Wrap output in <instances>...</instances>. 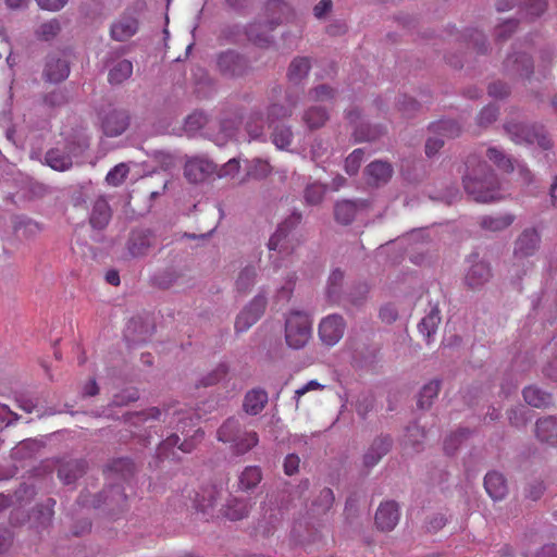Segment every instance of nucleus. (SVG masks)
<instances>
[{
	"label": "nucleus",
	"mask_w": 557,
	"mask_h": 557,
	"mask_svg": "<svg viewBox=\"0 0 557 557\" xmlns=\"http://www.w3.org/2000/svg\"><path fill=\"white\" fill-rule=\"evenodd\" d=\"M466 173L462 177L465 191L479 202L498 199L499 182L490 165L476 156L468 157Z\"/></svg>",
	"instance_id": "1"
},
{
	"label": "nucleus",
	"mask_w": 557,
	"mask_h": 557,
	"mask_svg": "<svg viewBox=\"0 0 557 557\" xmlns=\"http://www.w3.org/2000/svg\"><path fill=\"white\" fill-rule=\"evenodd\" d=\"M123 417L126 422L135 426L148 420H158L170 425L175 423L176 431L182 433L186 432L187 428L195 426L199 419L198 417L194 418L189 410L176 408L174 405H168L162 409L151 407L140 412H127Z\"/></svg>",
	"instance_id": "2"
},
{
	"label": "nucleus",
	"mask_w": 557,
	"mask_h": 557,
	"mask_svg": "<svg viewBox=\"0 0 557 557\" xmlns=\"http://www.w3.org/2000/svg\"><path fill=\"white\" fill-rule=\"evenodd\" d=\"M504 131L515 144L531 145L536 143L543 150H549L553 147V143L542 125L511 120L504 124Z\"/></svg>",
	"instance_id": "3"
},
{
	"label": "nucleus",
	"mask_w": 557,
	"mask_h": 557,
	"mask_svg": "<svg viewBox=\"0 0 557 557\" xmlns=\"http://www.w3.org/2000/svg\"><path fill=\"white\" fill-rule=\"evenodd\" d=\"M311 320L302 311H292L285 320V341L293 349L304 348L311 338Z\"/></svg>",
	"instance_id": "4"
},
{
	"label": "nucleus",
	"mask_w": 557,
	"mask_h": 557,
	"mask_svg": "<svg viewBox=\"0 0 557 557\" xmlns=\"http://www.w3.org/2000/svg\"><path fill=\"white\" fill-rule=\"evenodd\" d=\"M301 219V213L294 211L284 221H282L268 242L269 250L277 251L283 256L290 255L294 251V244L289 234L300 224Z\"/></svg>",
	"instance_id": "5"
},
{
	"label": "nucleus",
	"mask_w": 557,
	"mask_h": 557,
	"mask_svg": "<svg viewBox=\"0 0 557 557\" xmlns=\"http://www.w3.org/2000/svg\"><path fill=\"white\" fill-rule=\"evenodd\" d=\"M215 65L219 73L226 78L243 77L251 70L249 60L233 49L218 53Z\"/></svg>",
	"instance_id": "6"
},
{
	"label": "nucleus",
	"mask_w": 557,
	"mask_h": 557,
	"mask_svg": "<svg viewBox=\"0 0 557 557\" xmlns=\"http://www.w3.org/2000/svg\"><path fill=\"white\" fill-rule=\"evenodd\" d=\"M268 305L265 293L259 292L237 314L234 329L236 333L249 330L263 315Z\"/></svg>",
	"instance_id": "7"
},
{
	"label": "nucleus",
	"mask_w": 557,
	"mask_h": 557,
	"mask_svg": "<svg viewBox=\"0 0 557 557\" xmlns=\"http://www.w3.org/2000/svg\"><path fill=\"white\" fill-rule=\"evenodd\" d=\"M101 128L106 136L117 137L129 126L131 116L127 110L110 107L100 113Z\"/></svg>",
	"instance_id": "8"
},
{
	"label": "nucleus",
	"mask_w": 557,
	"mask_h": 557,
	"mask_svg": "<svg viewBox=\"0 0 557 557\" xmlns=\"http://www.w3.org/2000/svg\"><path fill=\"white\" fill-rule=\"evenodd\" d=\"M79 148L81 146H77L74 143H67L62 148H51L46 152L42 163L54 171H69L73 166V157H77L79 154Z\"/></svg>",
	"instance_id": "9"
},
{
	"label": "nucleus",
	"mask_w": 557,
	"mask_h": 557,
	"mask_svg": "<svg viewBox=\"0 0 557 557\" xmlns=\"http://www.w3.org/2000/svg\"><path fill=\"white\" fill-rule=\"evenodd\" d=\"M369 202L363 199H343L334 205V219L341 225H350L356 218L367 211Z\"/></svg>",
	"instance_id": "10"
},
{
	"label": "nucleus",
	"mask_w": 557,
	"mask_h": 557,
	"mask_svg": "<svg viewBox=\"0 0 557 557\" xmlns=\"http://www.w3.org/2000/svg\"><path fill=\"white\" fill-rule=\"evenodd\" d=\"M157 243L156 234L149 228H137L131 232L127 240V249L132 257L141 258Z\"/></svg>",
	"instance_id": "11"
},
{
	"label": "nucleus",
	"mask_w": 557,
	"mask_h": 557,
	"mask_svg": "<svg viewBox=\"0 0 557 557\" xmlns=\"http://www.w3.org/2000/svg\"><path fill=\"white\" fill-rule=\"evenodd\" d=\"M218 165L202 157L190 158L186 161L184 175L189 183L198 184L216 172Z\"/></svg>",
	"instance_id": "12"
},
{
	"label": "nucleus",
	"mask_w": 557,
	"mask_h": 557,
	"mask_svg": "<svg viewBox=\"0 0 557 557\" xmlns=\"http://www.w3.org/2000/svg\"><path fill=\"white\" fill-rule=\"evenodd\" d=\"M345 329L344 318L339 314H331L320 322L319 336L324 344L334 346L343 337Z\"/></svg>",
	"instance_id": "13"
},
{
	"label": "nucleus",
	"mask_w": 557,
	"mask_h": 557,
	"mask_svg": "<svg viewBox=\"0 0 557 557\" xmlns=\"http://www.w3.org/2000/svg\"><path fill=\"white\" fill-rule=\"evenodd\" d=\"M70 75L69 61L58 53L49 54L46 58L42 77L45 81L59 84L65 81Z\"/></svg>",
	"instance_id": "14"
},
{
	"label": "nucleus",
	"mask_w": 557,
	"mask_h": 557,
	"mask_svg": "<svg viewBox=\"0 0 557 557\" xmlns=\"http://www.w3.org/2000/svg\"><path fill=\"white\" fill-rule=\"evenodd\" d=\"M533 69V61L527 53L509 54L504 61V72L510 77L529 78Z\"/></svg>",
	"instance_id": "15"
},
{
	"label": "nucleus",
	"mask_w": 557,
	"mask_h": 557,
	"mask_svg": "<svg viewBox=\"0 0 557 557\" xmlns=\"http://www.w3.org/2000/svg\"><path fill=\"white\" fill-rule=\"evenodd\" d=\"M268 30H273L283 22H289L294 17L290 5L283 0H268L265 3Z\"/></svg>",
	"instance_id": "16"
},
{
	"label": "nucleus",
	"mask_w": 557,
	"mask_h": 557,
	"mask_svg": "<svg viewBox=\"0 0 557 557\" xmlns=\"http://www.w3.org/2000/svg\"><path fill=\"white\" fill-rule=\"evenodd\" d=\"M541 244V235L534 227L522 231L515 242L513 255L516 258H528L537 251Z\"/></svg>",
	"instance_id": "17"
},
{
	"label": "nucleus",
	"mask_w": 557,
	"mask_h": 557,
	"mask_svg": "<svg viewBox=\"0 0 557 557\" xmlns=\"http://www.w3.org/2000/svg\"><path fill=\"white\" fill-rule=\"evenodd\" d=\"M243 119L244 112L239 108L225 112L219 123L220 134L215 139L216 144L222 146L226 140L233 138L236 135Z\"/></svg>",
	"instance_id": "18"
},
{
	"label": "nucleus",
	"mask_w": 557,
	"mask_h": 557,
	"mask_svg": "<svg viewBox=\"0 0 557 557\" xmlns=\"http://www.w3.org/2000/svg\"><path fill=\"white\" fill-rule=\"evenodd\" d=\"M399 507L394 500L382 503L375 512V524L383 532L392 531L399 521Z\"/></svg>",
	"instance_id": "19"
},
{
	"label": "nucleus",
	"mask_w": 557,
	"mask_h": 557,
	"mask_svg": "<svg viewBox=\"0 0 557 557\" xmlns=\"http://www.w3.org/2000/svg\"><path fill=\"white\" fill-rule=\"evenodd\" d=\"M492 277V270L487 262L479 260L473 262L465 275V284L472 290L481 289Z\"/></svg>",
	"instance_id": "20"
},
{
	"label": "nucleus",
	"mask_w": 557,
	"mask_h": 557,
	"mask_svg": "<svg viewBox=\"0 0 557 557\" xmlns=\"http://www.w3.org/2000/svg\"><path fill=\"white\" fill-rule=\"evenodd\" d=\"M154 326L140 317L132 318L125 329L124 336L132 344L147 342L153 334Z\"/></svg>",
	"instance_id": "21"
},
{
	"label": "nucleus",
	"mask_w": 557,
	"mask_h": 557,
	"mask_svg": "<svg viewBox=\"0 0 557 557\" xmlns=\"http://www.w3.org/2000/svg\"><path fill=\"white\" fill-rule=\"evenodd\" d=\"M85 472L86 462L82 459L61 461L57 470L58 478L64 485L74 484Z\"/></svg>",
	"instance_id": "22"
},
{
	"label": "nucleus",
	"mask_w": 557,
	"mask_h": 557,
	"mask_svg": "<svg viewBox=\"0 0 557 557\" xmlns=\"http://www.w3.org/2000/svg\"><path fill=\"white\" fill-rule=\"evenodd\" d=\"M393 440L388 435H381L373 440L372 444L363 455V463L372 468L391 450Z\"/></svg>",
	"instance_id": "23"
},
{
	"label": "nucleus",
	"mask_w": 557,
	"mask_h": 557,
	"mask_svg": "<svg viewBox=\"0 0 557 557\" xmlns=\"http://www.w3.org/2000/svg\"><path fill=\"white\" fill-rule=\"evenodd\" d=\"M112 218V210L102 196H99L92 203L89 213V224L94 230H104Z\"/></svg>",
	"instance_id": "24"
},
{
	"label": "nucleus",
	"mask_w": 557,
	"mask_h": 557,
	"mask_svg": "<svg viewBox=\"0 0 557 557\" xmlns=\"http://www.w3.org/2000/svg\"><path fill=\"white\" fill-rule=\"evenodd\" d=\"M484 488L488 496L497 502L503 500L508 494L507 480L498 471H488L484 476Z\"/></svg>",
	"instance_id": "25"
},
{
	"label": "nucleus",
	"mask_w": 557,
	"mask_h": 557,
	"mask_svg": "<svg viewBox=\"0 0 557 557\" xmlns=\"http://www.w3.org/2000/svg\"><path fill=\"white\" fill-rule=\"evenodd\" d=\"M393 172L392 164L382 160H375L366 168L369 184L376 187L387 184L392 178Z\"/></svg>",
	"instance_id": "26"
},
{
	"label": "nucleus",
	"mask_w": 557,
	"mask_h": 557,
	"mask_svg": "<svg viewBox=\"0 0 557 557\" xmlns=\"http://www.w3.org/2000/svg\"><path fill=\"white\" fill-rule=\"evenodd\" d=\"M54 506L55 500L53 498H47L44 503L34 507L30 513V520L37 530H45L51 525Z\"/></svg>",
	"instance_id": "27"
},
{
	"label": "nucleus",
	"mask_w": 557,
	"mask_h": 557,
	"mask_svg": "<svg viewBox=\"0 0 557 557\" xmlns=\"http://www.w3.org/2000/svg\"><path fill=\"white\" fill-rule=\"evenodd\" d=\"M330 120V112L324 106L314 104L308 107L301 115L302 123L310 131L323 127Z\"/></svg>",
	"instance_id": "28"
},
{
	"label": "nucleus",
	"mask_w": 557,
	"mask_h": 557,
	"mask_svg": "<svg viewBox=\"0 0 557 557\" xmlns=\"http://www.w3.org/2000/svg\"><path fill=\"white\" fill-rule=\"evenodd\" d=\"M268 400V393L263 388H252L244 397L243 409L250 416H257L264 409Z\"/></svg>",
	"instance_id": "29"
},
{
	"label": "nucleus",
	"mask_w": 557,
	"mask_h": 557,
	"mask_svg": "<svg viewBox=\"0 0 557 557\" xmlns=\"http://www.w3.org/2000/svg\"><path fill=\"white\" fill-rule=\"evenodd\" d=\"M262 471L258 466H247L239 473L237 480L238 491L252 493L262 481Z\"/></svg>",
	"instance_id": "30"
},
{
	"label": "nucleus",
	"mask_w": 557,
	"mask_h": 557,
	"mask_svg": "<svg viewBox=\"0 0 557 557\" xmlns=\"http://www.w3.org/2000/svg\"><path fill=\"white\" fill-rule=\"evenodd\" d=\"M138 30V21L133 16H122L111 26V37L116 41H125Z\"/></svg>",
	"instance_id": "31"
},
{
	"label": "nucleus",
	"mask_w": 557,
	"mask_h": 557,
	"mask_svg": "<svg viewBox=\"0 0 557 557\" xmlns=\"http://www.w3.org/2000/svg\"><path fill=\"white\" fill-rule=\"evenodd\" d=\"M536 437L544 443L556 445L557 444V417L549 416L541 418L535 424Z\"/></svg>",
	"instance_id": "32"
},
{
	"label": "nucleus",
	"mask_w": 557,
	"mask_h": 557,
	"mask_svg": "<svg viewBox=\"0 0 557 557\" xmlns=\"http://www.w3.org/2000/svg\"><path fill=\"white\" fill-rule=\"evenodd\" d=\"M441 320V310L437 306H433L418 324V330L426 339L428 344L432 342L433 335L436 333Z\"/></svg>",
	"instance_id": "33"
},
{
	"label": "nucleus",
	"mask_w": 557,
	"mask_h": 557,
	"mask_svg": "<svg viewBox=\"0 0 557 557\" xmlns=\"http://www.w3.org/2000/svg\"><path fill=\"white\" fill-rule=\"evenodd\" d=\"M13 231L18 238L33 239L40 233L41 227L36 221L18 215L13 220Z\"/></svg>",
	"instance_id": "34"
},
{
	"label": "nucleus",
	"mask_w": 557,
	"mask_h": 557,
	"mask_svg": "<svg viewBox=\"0 0 557 557\" xmlns=\"http://www.w3.org/2000/svg\"><path fill=\"white\" fill-rule=\"evenodd\" d=\"M513 221L515 215L511 213L483 215L479 219V225L488 232H500L509 227Z\"/></svg>",
	"instance_id": "35"
},
{
	"label": "nucleus",
	"mask_w": 557,
	"mask_h": 557,
	"mask_svg": "<svg viewBox=\"0 0 557 557\" xmlns=\"http://www.w3.org/2000/svg\"><path fill=\"white\" fill-rule=\"evenodd\" d=\"M311 69V61L308 57H296L292 60L287 77L294 84L301 83L309 74Z\"/></svg>",
	"instance_id": "36"
},
{
	"label": "nucleus",
	"mask_w": 557,
	"mask_h": 557,
	"mask_svg": "<svg viewBox=\"0 0 557 557\" xmlns=\"http://www.w3.org/2000/svg\"><path fill=\"white\" fill-rule=\"evenodd\" d=\"M132 74L133 63L126 59L119 60L109 67L108 82L111 85H120L127 81Z\"/></svg>",
	"instance_id": "37"
},
{
	"label": "nucleus",
	"mask_w": 557,
	"mask_h": 557,
	"mask_svg": "<svg viewBox=\"0 0 557 557\" xmlns=\"http://www.w3.org/2000/svg\"><path fill=\"white\" fill-rule=\"evenodd\" d=\"M243 431L239 420L231 417L218 429L216 438L222 443L233 444L236 438H239Z\"/></svg>",
	"instance_id": "38"
},
{
	"label": "nucleus",
	"mask_w": 557,
	"mask_h": 557,
	"mask_svg": "<svg viewBox=\"0 0 557 557\" xmlns=\"http://www.w3.org/2000/svg\"><path fill=\"white\" fill-rule=\"evenodd\" d=\"M250 509V499L233 497L227 502L224 513L230 520L237 521L246 518Z\"/></svg>",
	"instance_id": "39"
},
{
	"label": "nucleus",
	"mask_w": 557,
	"mask_h": 557,
	"mask_svg": "<svg viewBox=\"0 0 557 557\" xmlns=\"http://www.w3.org/2000/svg\"><path fill=\"white\" fill-rule=\"evenodd\" d=\"M525 403L535 408H544L553 404V396L537 386L531 385L522 392Z\"/></svg>",
	"instance_id": "40"
},
{
	"label": "nucleus",
	"mask_w": 557,
	"mask_h": 557,
	"mask_svg": "<svg viewBox=\"0 0 557 557\" xmlns=\"http://www.w3.org/2000/svg\"><path fill=\"white\" fill-rule=\"evenodd\" d=\"M370 286L367 283L354 284L345 297V305L360 309L368 301Z\"/></svg>",
	"instance_id": "41"
},
{
	"label": "nucleus",
	"mask_w": 557,
	"mask_h": 557,
	"mask_svg": "<svg viewBox=\"0 0 557 557\" xmlns=\"http://www.w3.org/2000/svg\"><path fill=\"white\" fill-rule=\"evenodd\" d=\"M429 129L432 134H436L444 138V140L456 138L461 134L460 125L453 120H441L434 122L430 125Z\"/></svg>",
	"instance_id": "42"
},
{
	"label": "nucleus",
	"mask_w": 557,
	"mask_h": 557,
	"mask_svg": "<svg viewBox=\"0 0 557 557\" xmlns=\"http://www.w3.org/2000/svg\"><path fill=\"white\" fill-rule=\"evenodd\" d=\"M100 497L103 498V504L109 509H122L126 503V494L121 485H111L100 493Z\"/></svg>",
	"instance_id": "43"
},
{
	"label": "nucleus",
	"mask_w": 557,
	"mask_h": 557,
	"mask_svg": "<svg viewBox=\"0 0 557 557\" xmlns=\"http://www.w3.org/2000/svg\"><path fill=\"white\" fill-rule=\"evenodd\" d=\"M257 268L252 264H248L240 270L235 281V288L237 293L246 295L248 294L256 283Z\"/></svg>",
	"instance_id": "44"
},
{
	"label": "nucleus",
	"mask_w": 557,
	"mask_h": 557,
	"mask_svg": "<svg viewBox=\"0 0 557 557\" xmlns=\"http://www.w3.org/2000/svg\"><path fill=\"white\" fill-rule=\"evenodd\" d=\"M259 443V436L255 431H243L239 438L233 442L231 448L234 455L242 456L252 449Z\"/></svg>",
	"instance_id": "45"
},
{
	"label": "nucleus",
	"mask_w": 557,
	"mask_h": 557,
	"mask_svg": "<svg viewBox=\"0 0 557 557\" xmlns=\"http://www.w3.org/2000/svg\"><path fill=\"white\" fill-rule=\"evenodd\" d=\"M183 277V272L174 268H168L152 277L153 284L161 289H169L177 285Z\"/></svg>",
	"instance_id": "46"
},
{
	"label": "nucleus",
	"mask_w": 557,
	"mask_h": 557,
	"mask_svg": "<svg viewBox=\"0 0 557 557\" xmlns=\"http://www.w3.org/2000/svg\"><path fill=\"white\" fill-rule=\"evenodd\" d=\"M441 389V381L432 380L426 383L420 391L418 396V407L420 409H429L433 400L437 397Z\"/></svg>",
	"instance_id": "47"
},
{
	"label": "nucleus",
	"mask_w": 557,
	"mask_h": 557,
	"mask_svg": "<svg viewBox=\"0 0 557 557\" xmlns=\"http://www.w3.org/2000/svg\"><path fill=\"white\" fill-rule=\"evenodd\" d=\"M287 101L289 102L288 106L275 102L268 107L267 119L270 124L275 121L292 116L297 101L292 100L289 97H287Z\"/></svg>",
	"instance_id": "48"
},
{
	"label": "nucleus",
	"mask_w": 557,
	"mask_h": 557,
	"mask_svg": "<svg viewBox=\"0 0 557 557\" xmlns=\"http://www.w3.org/2000/svg\"><path fill=\"white\" fill-rule=\"evenodd\" d=\"M425 437L424 430L417 423L407 426L404 443L406 446L411 447L416 453L422 450L423 440Z\"/></svg>",
	"instance_id": "49"
},
{
	"label": "nucleus",
	"mask_w": 557,
	"mask_h": 557,
	"mask_svg": "<svg viewBox=\"0 0 557 557\" xmlns=\"http://www.w3.org/2000/svg\"><path fill=\"white\" fill-rule=\"evenodd\" d=\"M471 434L470 429L468 428H459L456 432L450 433L444 440V450L448 456H453L461 445V443L467 440Z\"/></svg>",
	"instance_id": "50"
},
{
	"label": "nucleus",
	"mask_w": 557,
	"mask_h": 557,
	"mask_svg": "<svg viewBox=\"0 0 557 557\" xmlns=\"http://www.w3.org/2000/svg\"><path fill=\"white\" fill-rule=\"evenodd\" d=\"M245 129L250 139H260L264 135L263 114L260 111L250 112Z\"/></svg>",
	"instance_id": "51"
},
{
	"label": "nucleus",
	"mask_w": 557,
	"mask_h": 557,
	"mask_svg": "<svg viewBox=\"0 0 557 557\" xmlns=\"http://www.w3.org/2000/svg\"><path fill=\"white\" fill-rule=\"evenodd\" d=\"M385 133L384 127L380 125L360 124L355 129L356 141H374Z\"/></svg>",
	"instance_id": "52"
},
{
	"label": "nucleus",
	"mask_w": 557,
	"mask_h": 557,
	"mask_svg": "<svg viewBox=\"0 0 557 557\" xmlns=\"http://www.w3.org/2000/svg\"><path fill=\"white\" fill-rule=\"evenodd\" d=\"M344 272L335 269L329 276L326 294L330 300L337 302L341 299V289L344 281Z\"/></svg>",
	"instance_id": "53"
},
{
	"label": "nucleus",
	"mask_w": 557,
	"mask_h": 557,
	"mask_svg": "<svg viewBox=\"0 0 557 557\" xmlns=\"http://www.w3.org/2000/svg\"><path fill=\"white\" fill-rule=\"evenodd\" d=\"M268 21L265 22H253L245 27V34L248 40L255 44H263L268 41Z\"/></svg>",
	"instance_id": "54"
},
{
	"label": "nucleus",
	"mask_w": 557,
	"mask_h": 557,
	"mask_svg": "<svg viewBox=\"0 0 557 557\" xmlns=\"http://www.w3.org/2000/svg\"><path fill=\"white\" fill-rule=\"evenodd\" d=\"M293 137L290 126L280 124L273 128L272 141L278 149H287L293 141Z\"/></svg>",
	"instance_id": "55"
},
{
	"label": "nucleus",
	"mask_w": 557,
	"mask_h": 557,
	"mask_svg": "<svg viewBox=\"0 0 557 557\" xmlns=\"http://www.w3.org/2000/svg\"><path fill=\"white\" fill-rule=\"evenodd\" d=\"M109 469L110 471L120 475L122 479L126 480L135 473L136 466L131 458L122 457L112 460V462L109 466Z\"/></svg>",
	"instance_id": "56"
},
{
	"label": "nucleus",
	"mask_w": 557,
	"mask_h": 557,
	"mask_svg": "<svg viewBox=\"0 0 557 557\" xmlns=\"http://www.w3.org/2000/svg\"><path fill=\"white\" fill-rule=\"evenodd\" d=\"M486 156L498 166V169L507 173H510L515 170V161L505 154L503 150L492 147L487 149Z\"/></svg>",
	"instance_id": "57"
},
{
	"label": "nucleus",
	"mask_w": 557,
	"mask_h": 557,
	"mask_svg": "<svg viewBox=\"0 0 557 557\" xmlns=\"http://www.w3.org/2000/svg\"><path fill=\"white\" fill-rule=\"evenodd\" d=\"M337 90L327 84H320L310 88L307 97L311 101L322 102L329 101L336 97Z\"/></svg>",
	"instance_id": "58"
},
{
	"label": "nucleus",
	"mask_w": 557,
	"mask_h": 557,
	"mask_svg": "<svg viewBox=\"0 0 557 557\" xmlns=\"http://www.w3.org/2000/svg\"><path fill=\"white\" fill-rule=\"evenodd\" d=\"M271 171L272 168L268 161L262 159H253L247 166L246 175L249 178L263 180L271 173Z\"/></svg>",
	"instance_id": "59"
},
{
	"label": "nucleus",
	"mask_w": 557,
	"mask_h": 557,
	"mask_svg": "<svg viewBox=\"0 0 557 557\" xmlns=\"http://www.w3.org/2000/svg\"><path fill=\"white\" fill-rule=\"evenodd\" d=\"M207 123V115L203 112L196 111L185 119L184 129L189 136H193Z\"/></svg>",
	"instance_id": "60"
},
{
	"label": "nucleus",
	"mask_w": 557,
	"mask_h": 557,
	"mask_svg": "<svg viewBox=\"0 0 557 557\" xmlns=\"http://www.w3.org/2000/svg\"><path fill=\"white\" fill-rule=\"evenodd\" d=\"M325 193V185L320 183H312L306 187L304 197L308 205L317 206L323 200Z\"/></svg>",
	"instance_id": "61"
},
{
	"label": "nucleus",
	"mask_w": 557,
	"mask_h": 557,
	"mask_svg": "<svg viewBox=\"0 0 557 557\" xmlns=\"http://www.w3.org/2000/svg\"><path fill=\"white\" fill-rule=\"evenodd\" d=\"M547 9V0H521L520 12L531 17H539Z\"/></svg>",
	"instance_id": "62"
},
{
	"label": "nucleus",
	"mask_w": 557,
	"mask_h": 557,
	"mask_svg": "<svg viewBox=\"0 0 557 557\" xmlns=\"http://www.w3.org/2000/svg\"><path fill=\"white\" fill-rule=\"evenodd\" d=\"M228 373V367L225 363L218 364L211 372L202 376L200 385L208 387L220 383L226 377Z\"/></svg>",
	"instance_id": "63"
},
{
	"label": "nucleus",
	"mask_w": 557,
	"mask_h": 557,
	"mask_svg": "<svg viewBox=\"0 0 557 557\" xmlns=\"http://www.w3.org/2000/svg\"><path fill=\"white\" fill-rule=\"evenodd\" d=\"M219 492L215 487H211L207 491H203L201 495H198L196 498V505L199 510L202 512H207L209 509L213 508L218 503Z\"/></svg>",
	"instance_id": "64"
}]
</instances>
